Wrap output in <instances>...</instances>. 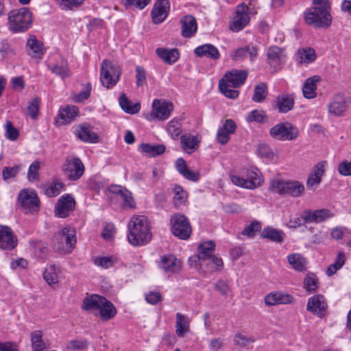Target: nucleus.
Returning a JSON list of instances; mask_svg holds the SVG:
<instances>
[{"label": "nucleus", "instance_id": "f257e3e1", "mask_svg": "<svg viewBox=\"0 0 351 351\" xmlns=\"http://www.w3.org/2000/svg\"><path fill=\"white\" fill-rule=\"evenodd\" d=\"M314 7L304 12V21L316 28H327L331 25L329 0H313Z\"/></svg>", "mask_w": 351, "mask_h": 351}, {"label": "nucleus", "instance_id": "f03ea898", "mask_svg": "<svg viewBox=\"0 0 351 351\" xmlns=\"http://www.w3.org/2000/svg\"><path fill=\"white\" fill-rule=\"evenodd\" d=\"M128 239L134 246L143 245L152 239V232L147 218L143 215L134 216L128 226Z\"/></svg>", "mask_w": 351, "mask_h": 351}, {"label": "nucleus", "instance_id": "7ed1b4c3", "mask_svg": "<svg viewBox=\"0 0 351 351\" xmlns=\"http://www.w3.org/2000/svg\"><path fill=\"white\" fill-rule=\"evenodd\" d=\"M247 76V72L244 70H232L229 71L219 80V90L226 97L230 99H235L239 95V91L234 88L244 84Z\"/></svg>", "mask_w": 351, "mask_h": 351}, {"label": "nucleus", "instance_id": "20e7f679", "mask_svg": "<svg viewBox=\"0 0 351 351\" xmlns=\"http://www.w3.org/2000/svg\"><path fill=\"white\" fill-rule=\"evenodd\" d=\"M8 28L13 33L26 32L32 24V13L27 8L11 10L8 14Z\"/></svg>", "mask_w": 351, "mask_h": 351}, {"label": "nucleus", "instance_id": "39448f33", "mask_svg": "<svg viewBox=\"0 0 351 351\" xmlns=\"http://www.w3.org/2000/svg\"><path fill=\"white\" fill-rule=\"evenodd\" d=\"M53 247L60 253H69L76 243L75 230L70 226L62 228L53 239Z\"/></svg>", "mask_w": 351, "mask_h": 351}, {"label": "nucleus", "instance_id": "423d86ee", "mask_svg": "<svg viewBox=\"0 0 351 351\" xmlns=\"http://www.w3.org/2000/svg\"><path fill=\"white\" fill-rule=\"evenodd\" d=\"M269 189L272 193L293 197L301 196L304 191V186L299 181L273 180L271 182Z\"/></svg>", "mask_w": 351, "mask_h": 351}, {"label": "nucleus", "instance_id": "0eeeda50", "mask_svg": "<svg viewBox=\"0 0 351 351\" xmlns=\"http://www.w3.org/2000/svg\"><path fill=\"white\" fill-rule=\"evenodd\" d=\"M121 73L120 66L110 60H104L101 65V83L107 88H111L119 81Z\"/></svg>", "mask_w": 351, "mask_h": 351}, {"label": "nucleus", "instance_id": "6e6552de", "mask_svg": "<svg viewBox=\"0 0 351 351\" xmlns=\"http://www.w3.org/2000/svg\"><path fill=\"white\" fill-rule=\"evenodd\" d=\"M271 136L280 141H292L295 139L299 134L297 128L289 122H284L273 126L269 131Z\"/></svg>", "mask_w": 351, "mask_h": 351}, {"label": "nucleus", "instance_id": "1a4fd4ad", "mask_svg": "<svg viewBox=\"0 0 351 351\" xmlns=\"http://www.w3.org/2000/svg\"><path fill=\"white\" fill-rule=\"evenodd\" d=\"M173 234L181 239H187L191 234V226L188 219L182 214H175L171 219Z\"/></svg>", "mask_w": 351, "mask_h": 351}, {"label": "nucleus", "instance_id": "9d476101", "mask_svg": "<svg viewBox=\"0 0 351 351\" xmlns=\"http://www.w3.org/2000/svg\"><path fill=\"white\" fill-rule=\"evenodd\" d=\"M62 169L66 178L72 181L80 179L84 172V166L78 158H67Z\"/></svg>", "mask_w": 351, "mask_h": 351}, {"label": "nucleus", "instance_id": "9b49d317", "mask_svg": "<svg viewBox=\"0 0 351 351\" xmlns=\"http://www.w3.org/2000/svg\"><path fill=\"white\" fill-rule=\"evenodd\" d=\"M173 110V106L171 102H167L165 100L155 99L152 103V111L149 119H158L164 121L167 119L171 112Z\"/></svg>", "mask_w": 351, "mask_h": 351}, {"label": "nucleus", "instance_id": "f8f14e48", "mask_svg": "<svg viewBox=\"0 0 351 351\" xmlns=\"http://www.w3.org/2000/svg\"><path fill=\"white\" fill-rule=\"evenodd\" d=\"M230 178L234 184L247 189H255L263 183L259 172L255 171H248L246 179L238 176H232Z\"/></svg>", "mask_w": 351, "mask_h": 351}, {"label": "nucleus", "instance_id": "ddd939ff", "mask_svg": "<svg viewBox=\"0 0 351 351\" xmlns=\"http://www.w3.org/2000/svg\"><path fill=\"white\" fill-rule=\"evenodd\" d=\"M350 99L343 94H336L328 105V113L335 117H343L348 108Z\"/></svg>", "mask_w": 351, "mask_h": 351}, {"label": "nucleus", "instance_id": "4468645a", "mask_svg": "<svg viewBox=\"0 0 351 351\" xmlns=\"http://www.w3.org/2000/svg\"><path fill=\"white\" fill-rule=\"evenodd\" d=\"M19 202L26 211L36 212L39 209V199L33 190H22L19 195Z\"/></svg>", "mask_w": 351, "mask_h": 351}, {"label": "nucleus", "instance_id": "2eb2a0df", "mask_svg": "<svg viewBox=\"0 0 351 351\" xmlns=\"http://www.w3.org/2000/svg\"><path fill=\"white\" fill-rule=\"evenodd\" d=\"M328 308L327 303L322 295L311 297L306 305V310L319 318H323Z\"/></svg>", "mask_w": 351, "mask_h": 351}, {"label": "nucleus", "instance_id": "dca6fc26", "mask_svg": "<svg viewBox=\"0 0 351 351\" xmlns=\"http://www.w3.org/2000/svg\"><path fill=\"white\" fill-rule=\"evenodd\" d=\"M75 200L70 194H64L61 196L56 205L55 213L59 217H66L69 216V212L74 210Z\"/></svg>", "mask_w": 351, "mask_h": 351}, {"label": "nucleus", "instance_id": "f3484780", "mask_svg": "<svg viewBox=\"0 0 351 351\" xmlns=\"http://www.w3.org/2000/svg\"><path fill=\"white\" fill-rule=\"evenodd\" d=\"M16 237L7 226H0V248L12 250L17 245Z\"/></svg>", "mask_w": 351, "mask_h": 351}, {"label": "nucleus", "instance_id": "a211bd4d", "mask_svg": "<svg viewBox=\"0 0 351 351\" xmlns=\"http://www.w3.org/2000/svg\"><path fill=\"white\" fill-rule=\"evenodd\" d=\"M158 266L165 273L173 274L181 270L182 263L173 255H165L161 257Z\"/></svg>", "mask_w": 351, "mask_h": 351}, {"label": "nucleus", "instance_id": "6ab92c4d", "mask_svg": "<svg viewBox=\"0 0 351 351\" xmlns=\"http://www.w3.org/2000/svg\"><path fill=\"white\" fill-rule=\"evenodd\" d=\"M169 8V0H157L151 12L153 22L162 23L167 18Z\"/></svg>", "mask_w": 351, "mask_h": 351}, {"label": "nucleus", "instance_id": "aec40b11", "mask_svg": "<svg viewBox=\"0 0 351 351\" xmlns=\"http://www.w3.org/2000/svg\"><path fill=\"white\" fill-rule=\"evenodd\" d=\"M74 133L79 139L86 143H97L99 139L98 135L93 132V128L86 123L78 125Z\"/></svg>", "mask_w": 351, "mask_h": 351}, {"label": "nucleus", "instance_id": "412c9836", "mask_svg": "<svg viewBox=\"0 0 351 351\" xmlns=\"http://www.w3.org/2000/svg\"><path fill=\"white\" fill-rule=\"evenodd\" d=\"M181 35L184 38H191L197 29L196 19L192 15H186L180 20Z\"/></svg>", "mask_w": 351, "mask_h": 351}, {"label": "nucleus", "instance_id": "4be33fe9", "mask_svg": "<svg viewBox=\"0 0 351 351\" xmlns=\"http://www.w3.org/2000/svg\"><path fill=\"white\" fill-rule=\"evenodd\" d=\"M247 8L238 7L237 10V15L234 18V21L230 25V29L233 32H239L243 29L249 23L250 17L245 12Z\"/></svg>", "mask_w": 351, "mask_h": 351}, {"label": "nucleus", "instance_id": "5701e85b", "mask_svg": "<svg viewBox=\"0 0 351 351\" xmlns=\"http://www.w3.org/2000/svg\"><path fill=\"white\" fill-rule=\"evenodd\" d=\"M293 297L289 294L282 292H274L266 295L265 302L267 306H273L277 304H291Z\"/></svg>", "mask_w": 351, "mask_h": 351}, {"label": "nucleus", "instance_id": "b1692460", "mask_svg": "<svg viewBox=\"0 0 351 351\" xmlns=\"http://www.w3.org/2000/svg\"><path fill=\"white\" fill-rule=\"evenodd\" d=\"M198 250L199 254L194 258L199 261L201 265H202L204 262H207L214 255L215 244L212 241H207L199 244Z\"/></svg>", "mask_w": 351, "mask_h": 351}, {"label": "nucleus", "instance_id": "393cba45", "mask_svg": "<svg viewBox=\"0 0 351 351\" xmlns=\"http://www.w3.org/2000/svg\"><path fill=\"white\" fill-rule=\"evenodd\" d=\"M321 81V77L319 75H314L307 78L303 86L302 94L306 99H313L316 97L317 93V84Z\"/></svg>", "mask_w": 351, "mask_h": 351}, {"label": "nucleus", "instance_id": "a878e982", "mask_svg": "<svg viewBox=\"0 0 351 351\" xmlns=\"http://www.w3.org/2000/svg\"><path fill=\"white\" fill-rule=\"evenodd\" d=\"M103 302H105V298L99 295H91L83 300L82 308L85 311L96 313L104 304Z\"/></svg>", "mask_w": 351, "mask_h": 351}, {"label": "nucleus", "instance_id": "bb28decb", "mask_svg": "<svg viewBox=\"0 0 351 351\" xmlns=\"http://www.w3.org/2000/svg\"><path fill=\"white\" fill-rule=\"evenodd\" d=\"M258 47L254 44H249L248 45L241 47L234 51V53L231 56L232 58L234 60L247 58L249 56L251 61L257 56Z\"/></svg>", "mask_w": 351, "mask_h": 351}, {"label": "nucleus", "instance_id": "cd10ccee", "mask_svg": "<svg viewBox=\"0 0 351 351\" xmlns=\"http://www.w3.org/2000/svg\"><path fill=\"white\" fill-rule=\"evenodd\" d=\"M27 51L31 57L41 59L44 53L43 43L34 36H30L27 43Z\"/></svg>", "mask_w": 351, "mask_h": 351}, {"label": "nucleus", "instance_id": "c85d7f7f", "mask_svg": "<svg viewBox=\"0 0 351 351\" xmlns=\"http://www.w3.org/2000/svg\"><path fill=\"white\" fill-rule=\"evenodd\" d=\"M194 53L198 57L205 56L213 60H217L219 58V50L210 44H205L197 47L195 49Z\"/></svg>", "mask_w": 351, "mask_h": 351}, {"label": "nucleus", "instance_id": "c756f323", "mask_svg": "<svg viewBox=\"0 0 351 351\" xmlns=\"http://www.w3.org/2000/svg\"><path fill=\"white\" fill-rule=\"evenodd\" d=\"M276 108L281 113H286L291 110L294 106V98L291 95H282L276 98Z\"/></svg>", "mask_w": 351, "mask_h": 351}, {"label": "nucleus", "instance_id": "7c9ffc66", "mask_svg": "<svg viewBox=\"0 0 351 351\" xmlns=\"http://www.w3.org/2000/svg\"><path fill=\"white\" fill-rule=\"evenodd\" d=\"M78 114V108L75 106H68L60 110L58 121L60 124H66L73 121Z\"/></svg>", "mask_w": 351, "mask_h": 351}, {"label": "nucleus", "instance_id": "2f4dec72", "mask_svg": "<svg viewBox=\"0 0 351 351\" xmlns=\"http://www.w3.org/2000/svg\"><path fill=\"white\" fill-rule=\"evenodd\" d=\"M156 53L160 58L169 64H173L179 58V53L177 49L158 48Z\"/></svg>", "mask_w": 351, "mask_h": 351}, {"label": "nucleus", "instance_id": "473e14b6", "mask_svg": "<svg viewBox=\"0 0 351 351\" xmlns=\"http://www.w3.org/2000/svg\"><path fill=\"white\" fill-rule=\"evenodd\" d=\"M190 320L188 317L180 313H176V331L178 337H182L189 330Z\"/></svg>", "mask_w": 351, "mask_h": 351}, {"label": "nucleus", "instance_id": "72a5a7b5", "mask_svg": "<svg viewBox=\"0 0 351 351\" xmlns=\"http://www.w3.org/2000/svg\"><path fill=\"white\" fill-rule=\"evenodd\" d=\"M47 66L53 73L58 75L62 79H64L71 75L67 61L63 59L60 64H49Z\"/></svg>", "mask_w": 351, "mask_h": 351}, {"label": "nucleus", "instance_id": "f704fd0d", "mask_svg": "<svg viewBox=\"0 0 351 351\" xmlns=\"http://www.w3.org/2000/svg\"><path fill=\"white\" fill-rule=\"evenodd\" d=\"M101 305L98 313H99L101 319L107 321L114 317L117 313V311L112 302L105 298V302H103Z\"/></svg>", "mask_w": 351, "mask_h": 351}, {"label": "nucleus", "instance_id": "c9c22d12", "mask_svg": "<svg viewBox=\"0 0 351 351\" xmlns=\"http://www.w3.org/2000/svg\"><path fill=\"white\" fill-rule=\"evenodd\" d=\"M261 237L274 242L282 243L284 239V232L280 230L267 227L262 230Z\"/></svg>", "mask_w": 351, "mask_h": 351}, {"label": "nucleus", "instance_id": "e433bc0d", "mask_svg": "<svg viewBox=\"0 0 351 351\" xmlns=\"http://www.w3.org/2000/svg\"><path fill=\"white\" fill-rule=\"evenodd\" d=\"M141 152L148 157H156L163 154L165 147L163 145L143 143L140 146Z\"/></svg>", "mask_w": 351, "mask_h": 351}, {"label": "nucleus", "instance_id": "4c0bfd02", "mask_svg": "<svg viewBox=\"0 0 351 351\" xmlns=\"http://www.w3.org/2000/svg\"><path fill=\"white\" fill-rule=\"evenodd\" d=\"M181 145L182 149L190 154L199 147V141L195 136H181Z\"/></svg>", "mask_w": 351, "mask_h": 351}, {"label": "nucleus", "instance_id": "58836bf2", "mask_svg": "<svg viewBox=\"0 0 351 351\" xmlns=\"http://www.w3.org/2000/svg\"><path fill=\"white\" fill-rule=\"evenodd\" d=\"M119 101L122 110L129 114L137 113L141 109V105L139 103H136L132 105L131 101L123 93L120 96Z\"/></svg>", "mask_w": 351, "mask_h": 351}, {"label": "nucleus", "instance_id": "ea45409f", "mask_svg": "<svg viewBox=\"0 0 351 351\" xmlns=\"http://www.w3.org/2000/svg\"><path fill=\"white\" fill-rule=\"evenodd\" d=\"M31 341L34 351H43L46 349L45 343L43 340V332L40 330L32 332Z\"/></svg>", "mask_w": 351, "mask_h": 351}, {"label": "nucleus", "instance_id": "a19ab883", "mask_svg": "<svg viewBox=\"0 0 351 351\" xmlns=\"http://www.w3.org/2000/svg\"><path fill=\"white\" fill-rule=\"evenodd\" d=\"M289 264L298 271L305 269V260L300 254H293L287 257Z\"/></svg>", "mask_w": 351, "mask_h": 351}, {"label": "nucleus", "instance_id": "79ce46f5", "mask_svg": "<svg viewBox=\"0 0 351 351\" xmlns=\"http://www.w3.org/2000/svg\"><path fill=\"white\" fill-rule=\"evenodd\" d=\"M345 263V254L343 252H339L334 263L330 265L326 270L328 276L334 275L337 270L342 267Z\"/></svg>", "mask_w": 351, "mask_h": 351}, {"label": "nucleus", "instance_id": "37998d69", "mask_svg": "<svg viewBox=\"0 0 351 351\" xmlns=\"http://www.w3.org/2000/svg\"><path fill=\"white\" fill-rule=\"evenodd\" d=\"M267 95V87L265 83H260L254 88L252 100L255 102L263 101Z\"/></svg>", "mask_w": 351, "mask_h": 351}, {"label": "nucleus", "instance_id": "c03bdc74", "mask_svg": "<svg viewBox=\"0 0 351 351\" xmlns=\"http://www.w3.org/2000/svg\"><path fill=\"white\" fill-rule=\"evenodd\" d=\"M298 56V58H300V63H309L313 62L316 59L315 51L312 48H307L305 49L299 50Z\"/></svg>", "mask_w": 351, "mask_h": 351}, {"label": "nucleus", "instance_id": "a18cd8bd", "mask_svg": "<svg viewBox=\"0 0 351 351\" xmlns=\"http://www.w3.org/2000/svg\"><path fill=\"white\" fill-rule=\"evenodd\" d=\"M43 278L46 282L51 285L58 282L57 269L55 265H50L43 273Z\"/></svg>", "mask_w": 351, "mask_h": 351}, {"label": "nucleus", "instance_id": "49530a36", "mask_svg": "<svg viewBox=\"0 0 351 351\" xmlns=\"http://www.w3.org/2000/svg\"><path fill=\"white\" fill-rule=\"evenodd\" d=\"M318 279L314 274H308L304 279V287L308 292L315 291L318 287Z\"/></svg>", "mask_w": 351, "mask_h": 351}, {"label": "nucleus", "instance_id": "de8ad7c7", "mask_svg": "<svg viewBox=\"0 0 351 351\" xmlns=\"http://www.w3.org/2000/svg\"><path fill=\"white\" fill-rule=\"evenodd\" d=\"M175 193L173 201L176 207L180 206L183 204L187 199V193L184 191L180 186L176 185L173 189Z\"/></svg>", "mask_w": 351, "mask_h": 351}, {"label": "nucleus", "instance_id": "09e8293b", "mask_svg": "<svg viewBox=\"0 0 351 351\" xmlns=\"http://www.w3.org/2000/svg\"><path fill=\"white\" fill-rule=\"evenodd\" d=\"M93 263L98 267L108 269L114 265V259L110 256H97L94 258Z\"/></svg>", "mask_w": 351, "mask_h": 351}, {"label": "nucleus", "instance_id": "8fccbe9b", "mask_svg": "<svg viewBox=\"0 0 351 351\" xmlns=\"http://www.w3.org/2000/svg\"><path fill=\"white\" fill-rule=\"evenodd\" d=\"M267 56L271 63H276L281 59L282 49L276 46L270 47L268 49Z\"/></svg>", "mask_w": 351, "mask_h": 351}, {"label": "nucleus", "instance_id": "3c124183", "mask_svg": "<svg viewBox=\"0 0 351 351\" xmlns=\"http://www.w3.org/2000/svg\"><path fill=\"white\" fill-rule=\"evenodd\" d=\"M167 130L173 138H177L182 133L181 123L178 121H171L168 123Z\"/></svg>", "mask_w": 351, "mask_h": 351}, {"label": "nucleus", "instance_id": "603ef678", "mask_svg": "<svg viewBox=\"0 0 351 351\" xmlns=\"http://www.w3.org/2000/svg\"><path fill=\"white\" fill-rule=\"evenodd\" d=\"M151 0H122V3L125 8L128 9L132 6L142 10L147 6Z\"/></svg>", "mask_w": 351, "mask_h": 351}, {"label": "nucleus", "instance_id": "864d4df0", "mask_svg": "<svg viewBox=\"0 0 351 351\" xmlns=\"http://www.w3.org/2000/svg\"><path fill=\"white\" fill-rule=\"evenodd\" d=\"M261 229V225L259 222L255 221L248 225L242 232V234L248 237H254L258 231Z\"/></svg>", "mask_w": 351, "mask_h": 351}, {"label": "nucleus", "instance_id": "5fc2aeb1", "mask_svg": "<svg viewBox=\"0 0 351 351\" xmlns=\"http://www.w3.org/2000/svg\"><path fill=\"white\" fill-rule=\"evenodd\" d=\"M40 99L38 97L34 98L27 106V110L31 118L35 119L39 110Z\"/></svg>", "mask_w": 351, "mask_h": 351}, {"label": "nucleus", "instance_id": "6e6d98bb", "mask_svg": "<svg viewBox=\"0 0 351 351\" xmlns=\"http://www.w3.org/2000/svg\"><path fill=\"white\" fill-rule=\"evenodd\" d=\"M60 8L62 10H72L74 8L80 6L84 0H58Z\"/></svg>", "mask_w": 351, "mask_h": 351}, {"label": "nucleus", "instance_id": "4d7b16f0", "mask_svg": "<svg viewBox=\"0 0 351 351\" xmlns=\"http://www.w3.org/2000/svg\"><path fill=\"white\" fill-rule=\"evenodd\" d=\"M62 188V184L60 182H53L49 186H47L45 191V195L49 197L57 196Z\"/></svg>", "mask_w": 351, "mask_h": 351}, {"label": "nucleus", "instance_id": "13d9d810", "mask_svg": "<svg viewBox=\"0 0 351 351\" xmlns=\"http://www.w3.org/2000/svg\"><path fill=\"white\" fill-rule=\"evenodd\" d=\"M40 169V162L35 161L31 164L27 172V178L29 181H36L38 178V170Z\"/></svg>", "mask_w": 351, "mask_h": 351}, {"label": "nucleus", "instance_id": "bf43d9fd", "mask_svg": "<svg viewBox=\"0 0 351 351\" xmlns=\"http://www.w3.org/2000/svg\"><path fill=\"white\" fill-rule=\"evenodd\" d=\"M265 117V112L262 110H254L251 111L247 117V121L248 122H257L261 123L263 122L264 118Z\"/></svg>", "mask_w": 351, "mask_h": 351}, {"label": "nucleus", "instance_id": "052dcab7", "mask_svg": "<svg viewBox=\"0 0 351 351\" xmlns=\"http://www.w3.org/2000/svg\"><path fill=\"white\" fill-rule=\"evenodd\" d=\"M329 210L320 209L313 211V221L320 223L329 217Z\"/></svg>", "mask_w": 351, "mask_h": 351}, {"label": "nucleus", "instance_id": "680f3d73", "mask_svg": "<svg viewBox=\"0 0 351 351\" xmlns=\"http://www.w3.org/2000/svg\"><path fill=\"white\" fill-rule=\"evenodd\" d=\"M6 136L11 141H15L19 136L18 130L13 127L11 121H8L5 125Z\"/></svg>", "mask_w": 351, "mask_h": 351}, {"label": "nucleus", "instance_id": "e2e57ef3", "mask_svg": "<svg viewBox=\"0 0 351 351\" xmlns=\"http://www.w3.org/2000/svg\"><path fill=\"white\" fill-rule=\"evenodd\" d=\"M234 341L235 343L240 347H245L248 343H253L254 341L253 338L247 337L243 335L240 333L237 334L235 335Z\"/></svg>", "mask_w": 351, "mask_h": 351}, {"label": "nucleus", "instance_id": "0e129e2a", "mask_svg": "<svg viewBox=\"0 0 351 351\" xmlns=\"http://www.w3.org/2000/svg\"><path fill=\"white\" fill-rule=\"evenodd\" d=\"M136 85L137 86H143L146 82V75L145 69L140 66H137L136 67Z\"/></svg>", "mask_w": 351, "mask_h": 351}, {"label": "nucleus", "instance_id": "69168bd1", "mask_svg": "<svg viewBox=\"0 0 351 351\" xmlns=\"http://www.w3.org/2000/svg\"><path fill=\"white\" fill-rule=\"evenodd\" d=\"M120 199L122 200L125 206H128L132 208L133 206V199L132 197L131 193L128 191H123V192H121V197H119Z\"/></svg>", "mask_w": 351, "mask_h": 351}, {"label": "nucleus", "instance_id": "338daca9", "mask_svg": "<svg viewBox=\"0 0 351 351\" xmlns=\"http://www.w3.org/2000/svg\"><path fill=\"white\" fill-rule=\"evenodd\" d=\"M19 167H5L2 172L3 178L8 180L14 178L19 172Z\"/></svg>", "mask_w": 351, "mask_h": 351}, {"label": "nucleus", "instance_id": "774afa93", "mask_svg": "<svg viewBox=\"0 0 351 351\" xmlns=\"http://www.w3.org/2000/svg\"><path fill=\"white\" fill-rule=\"evenodd\" d=\"M338 171L342 176L351 175V161H343L338 167Z\"/></svg>", "mask_w": 351, "mask_h": 351}]
</instances>
